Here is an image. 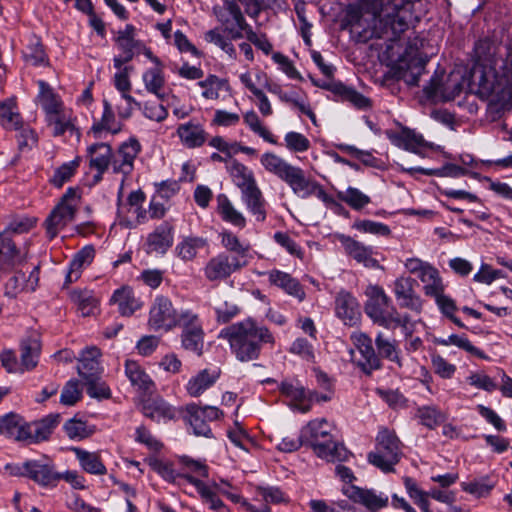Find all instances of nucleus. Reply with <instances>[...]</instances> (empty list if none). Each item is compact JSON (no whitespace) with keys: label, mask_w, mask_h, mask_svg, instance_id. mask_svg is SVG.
<instances>
[{"label":"nucleus","mask_w":512,"mask_h":512,"mask_svg":"<svg viewBox=\"0 0 512 512\" xmlns=\"http://www.w3.org/2000/svg\"><path fill=\"white\" fill-rule=\"evenodd\" d=\"M374 342L380 360L387 359L396 363L399 367L402 366L401 350L396 339L388 337L384 332L379 331Z\"/></svg>","instance_id":"nucleus-37"},{"label":"nucleus","mask_w":512,"mask_h":512,"mask_svg":"<svg viewBox=\"0 0 512 512\" xmlns=\"http://www.w3.org/2000/svg\"><path fill=\"white\" fill-rule=\"evenodd\" d=\"M326 89L340 97L342 101L350 102L357 109L366 110L371 107V100L369 98L342 82H333L327 85Z\"/></svg>","instance_id":"nucleus-34"},{"label":"nucleus","mask_w":512,"mask_h":512,"mask_svg":"<svg viewBox=\"0 0 512 512\" xmlns=\"http://www.w3.org/2000/svg\"><path fill=\"white\" fill-rule=\"evenodd\" d=\"M267 275L271 285L283 290L286 294L296 298L299 302L305 299L306 293L303 286L289 273L273 269L267 272Z\"/></svg>","instance_id":"nucleus-23"},{"label":"nucleus","mask_w":512,"mask_h":512,"mask_svg":"<svg viewBox=\"0 0 512 512\" xmlns=\"http://www.w3.org/2000/svg\"><path fill=\"white\" fill-rule=\"evenodd\" d=\"M79 165V157L75 158L72 161L63 163L54 171V174L50 179V183L56 188H61L66 182H68L74 176Z\"/></svg>","instance_id":"nucleus-60"},{"label":"nucleus","mask_w":512,"mask_h":512,"mask_svg":"<svg viewBox=\"0 0 512 512\" xmlns=\"http://www.w3.org/2000/svg\"><path fill=\"white\" fill-rule=\"evenodd\" d=\"M279 390L282 395L295 402V406L298 410H300V406L307 401L308 389H305L298 381L285 380L280 384Z\"/></svg>","instance_id":"nucleus-56"},{"label":"nucleus","mask_w":512,"mask_h":512,"mask_svg":"<svg viewBox=\"0 0 512 512\" xmlns=\"http://www.w3.org/2000/svg\"><path fill=\"white\" fill-rule=\"evenodd\" d=\"M209 247L207 238L190 235L183 237L175 246V255L184 262L196 259L198 252Z\"/></svg>","instance_id":"nucleus-30"},{"label":"nucleus","mask_w":512,"mask_h":512,"mask_svg":"<svg viewBox=\"0 0 512 512\" xmlns=\"http://www.w3.org/2000/svg\"><path fill=\"white\" fill-rule=\"evenodd\" d=\"M0 110V124L5 130L17 132L27 124L13 100L0 102Z\"/></svg>","instance_id":"nucleus-46"},{"label":"nucleus","mask_w":512,"mask_h":512,"mask_svg":"<svg viewBox=\"0 0 512 512\" xmlns=\"http://www.w3.org/2000/svg\"><path fill=\"white\" fill-rule=\"evenodd\" d=\"M255 500H262L267 504H282L289 502V496L279 487L262 486L255 487Z\"/></svg>","instance_id":"nucleus-55"},{"label":"nucleus","mask_w":512,"mask_h":512,"mask_svg":"<svg viewBox=\"0 0 512 512\" xmlns=\"http://www.w3.org/2000/svg\"><path fill=\"white\" fill-rule=\"evenodd\" d=\"M186 479L197 487L203 501L209 506L211 510L216 512H231L230 509L224 504V502L216 495V493L207 487L201 480H198L192 476H186Z\"/></svg>","instance_id":"nucleus-53"},{"label":"nucleus","mask_w":512,"mask_h":512,"mask_svg":"<svg viewBox=\"0 0 512 512\" xmlns=\"http://www.w3.org/2000/svg\"><path fill=\"white\" fill-rule=\"evenodd\" d=\"M213 13L231 39L238 40L243 37V31L249 24L235 0H223L221 6H214Z\"/></svg>","instance_id":"nucleus-8"},{"label":"nucleus","mask_w":512,"mask_h":512,"mask_svg":"<svg viewBox=\"0 0 512 512\" xmlns=\"http://www.w3.org/2000/svg\"><path fill=\"white\" fill-rule=\"evenodd\" d=\"M24 261V255L17 247L8 230L0 232V267L7 271L14 269Z\"/></svg>","instance_id":"nucleus-24"},{"label":"nucleus","mask_w":512,"mask_h":512,"mask_svg":"<svg viewBox=\"0 0 512 512\" xmlns=\"http://www.w3.org/2000/svg\"><path fill=\"white\" fill-rule=\"evenodd\" d=\"M260 163L264 169L285 182L291 190L297 191L303 189L305 171L290 164L281 156L273 152H265L260 157Z\"/></svg>","instance_id":"nucleus-7"},{"label":"nucleus","mask_w":512,"mask_h":512,"mask_svg":"<svg viewBox=\"0 0 512 512\" xmlns=\"http://www.w3.org/2000/svg\"><path fill=\"white\" fill-rule=\"evenodd\" d=\"M30 287L25 283V274L16 272L5 284V295L11 298L16 297L21 291L27 289L33 291L38 282V268H34L29 277Z\"/></svg>","instance_id":"nucleus-49"},{"label":"nucleus","mask_w":512,"mask_h":512,"mask_svg":"<svg viewBox=\"0 0 512 512\" xmlns=\"http://www.w3.org/2000/svg\"><path fill=\"white\" fill-rule=\"evenodd\" d=\"M177 313L169 297L157 295L149 309L148 326L153 331L169 332L176 328Z\"/></svg>","instance_id":"nucleus-10"},{"label":"nucleus","mask_w":512,"mask_h":512,"mask_svg":"<svg viewBox=\"0 0 512 512\" xmlns=\"http://www.w3.org/2000/svg\"><path fill=\"white\" fill-rule=\"evenodd\" d=\"M142 80L145 89L149 93L154 94L161 101H164L167 98V94L164 92V66L147 69L142 75Z\"/></svg>","instance_id":"nucleus-42"},{"label":"nucleus","mask_w":512,"mask_h":512,"mask_svg":"<svg viewBox=\"0 0 512 512\" xmlns=\"http://www.w3.org/2000/svg\"><path fill=\"white\" fill-rule=\"evenodd\" d=\"M121 194L122 189L119 191L118 195V218L119 224L125 228H135L139 224H143L147 221V211L142 206H134L133 208L126 206H121Z\"/></svg>","instance_id":"nucleus-41"},{"label":"nucleus","mask_w":512,"mask_h":512,"mask_svg":"<svg viewBox=\"0 0 512 512\" xmlns=\"http://www.w3.org/2000/svg\"><path fill=\"white\" fill-rule=\"evenodd\" d=\"M417 282L411 277H399L394 282V294L400 308H406L416 313L422 310V300L415 292Z\"/></svg>","instance_id":"nucleus-15"},{"label":"nucleus","mask_w":512,"mask_h":512,"mask_svg":"<svg viewBox=\"0 0 512 512\" xmlns=\"http://www.w3.org/2000/svg\"><path fill=\"white\" fill-rule=\"evenodd\" d=\"M226 80L220 79L216 75H209L205 80L197 84L204 89L202 96L206 99L216 100L219 98V91L223 88Z\"/></svg>","instance_id":"nucleus-64"},{"label":"nucleus","mask_w":512,"mask_h":512,"mask_svg":"<svg viewBox=\"0 0 512 512\" xmlns=\"http://www.w3.org/2000/svg\"><path fill=\"white\" fill-rule=\"evenodd\" d=\"M59 422L60 414H49L40 421L28 424L29 430L27 432L30 435L27 441L37 443L47 440Z\"/></svg>","instance_id":"nucleus-39"},{"label":"nucleus","mask_w":512,"mask_h":512,"mask_svg":"<svg viewBox=\"0 0 512 512\" xmlns=\"http://www.w3.org/2000/svg\"><path fill=\"white\" fill-rule=\"evenodd\" d=\"M367 300L364 305L366 315L372 322L387 330L397 327L407 329L410 322L408 314H400L391 304V298L384 289L377 285H370L366 289Z\"/></svg>","instance_id":"nucleus-3"},{"label":"nucleus","mask_w":512,"mask_h":512,"mask_svg":"<svg viewBox=\"0 0 512 512\" xmlns=\"http://www.w3.org/2000/svg\"><path fill=\"white\" fill-rule=\"evenodd\" d=\"M37 84L39 87L37 100L44 111L45 116L66 107L61 97L54 92L53 88L47 82L39 80Z\"/></svg>","instance_id":"nucleus-47"},{"label":"nucleus","mask_w":512,"mask_h":512,"mask_svg":"<svg viewBox=\"0 0 512 512\" xmlns=\"http://www.w3.org/2000/svg\"><path fill=\"white\" fill-rule=\"evenodd\" d=\"M219 377L220 371L218 369H203L189 379L186 384V391L191 397H199L212 387Z\"/></svg>","instance_id":"nucleus-32"},{"label":"nucleus","mask_w":512,"mask_h":512,"mask_svg":"<svg viewBox=\"0 0 512 512\" xmlns=\"http://www.w3.org/2000/svg\"><path fill=\"white\" fill-rule=\"evenodd\" d=\"M80 196L69 187L45 220L47 236L54 239L75 218Z\"/></svg>","instance_id":"nucleus-6"},{"label":"nucleus","mask_w":512,"mask_h":512,"mask_svg":"<svg viewBox=\"0 0 512 512\" xmlns=\"http://www.w3.org/2000/svg\"><path fill=\"white\" fill-rule=\"evenodd\" d=\"M415 417L420 424L428 429H435L446 420V414L435 405H424L417 408Z\"/></svg>","instance_id":"nucleus-51"},{"label":"nucleus","mask_w":512,"mask_h":512,"mask_svg":"<svg viewBox=\"0 0 512 512\" xmlns=\"http://www.w3.org/2000/svg\"><path fill=\"white\" fill-rule=\"evenodd\" d=\"M40 342L37 338H26L21 342V366L23 370H32L38 363L40 355Z\"/></svg>","instance_id":"nucleus-50"},{"label":"nucleus","mask_w":512,"mask_h":512,"mask_svg":"<svg viewBox=\"0 0 512 512\" xmlns=\"http://www.w3.org/2000/svg\"><path fill=\"white\" fill-rule=\"evenodd\" d=\"M402 454V443L395 431L380 427L376 436L375 450L368 454L369 463L384 473L393 472Z\"/></svg>","instance_id":"nucleus-4"},{"label":"nucleus","mask_w":512,"mask_h":512,"mask_svg":"<svg viewBox=\"0 0 512 512\" xmlns=\"http://www.w3.org/2000/svg\"><path fill=\"white\" fill-rule=\"evenodd\" d=\"M19 473L43 487H54L60 481L59 473L54 470L53 462L47 457L25 461L19 467Z\"/></svg>","instance_id":"nucleus-12"},{"label":"nucleus","mask_w":512,"mask_h":512,"mask_svg":"<svg viewBox=\"0 0 512 512\" xmlns=\"http://www.w3.org/2000/svg\"><path fill=\"white\" fill-rule=\"evenodd\" d=\"M338 240L343 246L345 252L358 263H361L368 268L379 267V262L372 257L371 247H367L363 243L343 234L338 236Z\"/></svg>","instance_id":"nucleus-21"},{"label":"nucleus","mask_w":512,"mask_h":512,"mask_svg":"<svg viewBox=\"0 0 512 512\" xmlns=\"http://www.w3.org/2000/svg\"><path fill=\"white\" fill-rule=\"evenodd\" d=\"M141 151V145L136 138H130L123 142L116 153L112 155V170L114 173H120L124 177L131 174L134 169V161Z\"/></svg>","instance_id":"nucleus-14"},{"label":"nucleus","mask_w":512,"mask_h":512,"mask_svg":"<svg viewBox=\"0 0 512 512\" xmlns=\"http://www.w3.org/2000/svg\"><path fill=\"white\" fill-rule=\"evenodd\" d=\"M243 120L250 130L260 136L264 141L274 145L277 144L274 135L262 125L259 116L254 110L246 112L243 116Z\"/></svg>","instance_id":"nucleus-61"},{"label":"nucleus","mask_w":512,"mask_h":512,"mask_svg":"<svg viewBox=\"0 0 512 512\" xmlns=\"http://www.w3.org/2000/svg\"><path fill=\"white\" fill-rule=\"evenodd\" d=\"M122 130V123L116 119L115 113L110 102L103 100V113L100 120L95 121L91 131L95 136H100L101 132L106 131L111 134H117Z\"/></svg>","instance_id":"nucleus-44"},{"label":"nucleus","mask_w":512,"mask_h":512,"mask_svg":"<svg viewBox=\"0 0 512 512\" xmlns=\"http://www.w3.org/2000/svg\"><path fill=\"white\" fill-rule=\"evenodd\" d=\"M95 257V249L91 245L83 247L78 251L69 263L64 285L76 282L86 266H89Z\"/></svg>","instance_id":"nucleus-31"},{"label":"nucleus","mask_w":512,"mask_h":512,"mask_svg":"<svg viewBox=\"0 0 512 512\" xmlns=\"http://www.w3.org/2000/svg\"><path fill=\"white\" fill-rule=\"evenodd\" d=\"M135 28L133 25H126L123 31H119L116 43L121 50V54L126 60H132L135 53H140L142 42L134 39Z\"/></svg>","instance_id":"nucleus-48"},{"label":"nucleus","mask_w":512,"mask_h":512,"mask_svg":"<svg viewBox=\"0 0 512 512\" xmlns=\"http://www.w3.org/2000/svg\"><path fill=\"white\" fill-rule=\"evenodd\" d=\"M419 279L424 283V293L427 296L434 297L444 291L439 272L434 267H425L420 274Z\"/></svg>","instance_id":"nucleus-54"},{"label":"nucleus","mask_w":512,"mask_h":512,"mask_svg":"<svg viewBox=\"0 0 512 512\" xmlns=\"http://www.w3.org/2000/svg\"><path fill=\"white\" fill-rule=\"evenodd\" d=\"M351 340L360 354V358L355 361V364L364 374L371 375L373 371L380 370L383 367L376 346H373V340L367 333L353 332Z\"/></svg>","instance_id":"nucleus-11"},{"label":"nucleus","mask_w":512,"mask_h":512,"mask_svg":"<svg viewBox=\"0 0 512 512\" xmlns=\"http://www.w3.org/2000/svg\"><path fill=\"white\" fill-rule=\"evenodd\" d=\"M334 310L336 316L347 326L356 325L361 316L357 299L348 291L341 290L335 296Z\"/></svg>","instance_id":"nucleus-16"},{"label":"nucleus","mask_w":512,"mask_h":512,"mask_svg":"<svg viewBox=\"0 0 512 512\" xmlns=\"http://www.w3.org/2000/svg\"><path fill=\"white\" fill-rule=\"evenodd\" d=\"M22 53L24 60L30 65L39 66L48 63V58L41 40L35 35L29 37L28 43Z\"/></svg>","instance_id":"nucleus-52"},{"label":"nucleus","mask_w":512,"mask_h":512,"mask_svg":"<svg viewBox=\"0 0 512 512\" xmlns=\"http://www.w3.org/2000/svg\"><path fill=\"white\" fill-rule=\"evenodd\" d=\"M218 338L229 342L232 353L241 362L256 360L262 345L274 342L271 332L251 319L223 328Z\"/></svg>","instance_id":"nucleus-1"},{"label":"nucleus","mask_w":512,"mask_h":512,"mask_svg":"<svg viewBox=\"0 0 512 512\" xmlns=\"http://www.w3.org/2000/svg\"><path fill=\"white\" fill-rule=\"evenodd\" d=\"M76 459L80 467L88 474L102 476L107 473V468L99 452H90L79 447H73Z\"/></svg>","instance_id":"nucleus-35"},{"label":"nucleus","mask_w":512,"mask_h":512,"mask_svg":"<svg viewBox=\"0 0 512 512\" xmlns=\"http://www.w3.org/2000/svg\"><path fill=\"white\" fill-rule=\"evenodd\" d=\"M241 199L257 222H264L267 218V201L259 187L241 194Z\"/></svg>","instance_id":"nucleus-40"},{"label":"nucleus","mask_w":512,"mask_h":512,"mask_svg":"<svg viewBox=\"0 0 512 512\" xmlns=\"http://www.w3.org/2000/svg\"><path fill=\"white\" fill-rule=\"evenodd\" d=\"M28 423L24 419L13 412L0 417V434L17 441H27L29 438Z\"/></svg>","instance_id":"nucleus-27"},{"label":"nucleus","mask_w":512,"mask_h":512,"mask_svg":"<svg viewBox=\"0 0 512 512\" xmlns=\"http://www.w3.org/2000/svg\"><path fill=\"white\" fill-rule=\"evenodd\" d=\"M185 422L190 426L195 436L213 437L209 423L220 419L223 412L215 406H199L195 403L185 407Z\"/></svg>","instance_id":"nucleus-9"},{"label":"nucleus","mask_w":512,"mask_h":512,"mask_svg":"<svg viewBox=\"0 0 512 512\" xmlns=\"http://www.w3.org/2000/svg\"><path fill=\"white\" fill-rule=\"evenodd\" d=\"M227 170L241 194L258 187L252 170L237 160H233L227 166Z\"/></svg>","instance_id":"nucleus-38"},{"label":"nucleus","mask_w":512,"mask_h":512,"mask_svg":"<svg viewBox=\"0 0 512 512\" xmlns=\"http://www.w3.org/2000/svg\"><path fill=\"white\" fill-rule=\"evenodd\" d=\"M70 300L77 306L82 316H90L98 308L99 299L94 291L89 289H74L69 293Z\"/></svg>","instance_id":"nucleus-45"},{"label":"nucleus","mask_w":512,"mask_h":512,"mask_svg":"<svg viewBox=\"0 0 512 512\" xmlns=\"http://www.w3.org/2000/svg\"><path fill=\"white\" fill-rule=\"evenodd\" d=\"M244 267L227 252H220L206 262L203 267V274L207 281L220 283L226 281L231 275Z\"/></svg>","instance_id":"nucleus-13"},{"label":"nucleus","mask_w":512,"mask_h":512,"mask_svg":"<svg viewBox=\"0 0 512 512\" xmlns=\"http://www.w3.org/2000/svg\"><path fill=\"white\" fill-rule=\"evenodd\" d=\"M110 303L116 304L118 312L125 317L132 316L143 306L142 301L135 296L133 289L129 286L116 289L110 298Z\"/></svg>","instance_id":"nucleus-26"},{"label":"nucleus","mask_w":512,"mask_h":512,"mask_svg":"<svg viewBox=\"0 0 512 512\" xmlns=\"http://www.w3.org/2000/svg\"><path fill=\"white\" fill-rule=\"evenodd\" d=\"M173 244V227L168 222H162L147 236V253L165 254Z\"/></svg>","instance_id":"nucleus-25"},{"label":"nucleus","mask_w":512,"mask_h":512,"mask_svg":"<svg viewBox=\"0 0 512 512\" xmlns=\"http://www.w3.org/2000/svg\"><path fill=\"white\" fill-rule=\"evenodd\" d=\"M386 136L393 145L413 153H419L421 148L429 146L421 134L406 127L400 131L387 130Z\"/></svg>","instance_id":"nucleus-20"},{"label":"nucleus","mask_w":512,"mask_h":512,"mask_svg":"<svg viewBox=\"0 0 512 512\" xmlns=\"http://www.w3.org/2000/svg\"><path fill=\"white\" fill-rule=\"evenodd\" d=\"M217 212L221 219L231 225L243 229L246 227V218L238 211L225 194L217 195Z\"/></svg>","instance_id":"nucleus-43"},{"label":"nucleus","mask_w":512,"mask_h":512,"mask_svg":"<svg viewBox=\"0 0 512 512\" xmlns=\"http://www.w3.org/2000/svg\"><path fill=\"white\" fill-rule=\"evenodd\" d=\"M221 246L233 258L237 259L243 266L248 264V253L250 251V244L241 242L239 237L232 231L224 229L219 233Z\"/></svg>","instance_id":"nucleus-28"},{"label":"nucleus","mask_w":512,"mask_h":512,"mask_svg":"<svg viewBox=\"0 0 512 512\" xmlns=\"http://www.w3.org/2000/svg\"><path fill=\"white\" fill-rule=\"evenodd\" d=\"M176 327H180L181 333L202 329V322L197 313L191 309H181L176 316Z\"/></svg>","instance_id":"nucleus-62"},{"label":"nucleus","mask_w":512,"mask_h":512,"mask_svg":"<svg viewBox=\"0 0 512 512\" xmlns=\"http://www.w3.org/2000/svg\"><path fill=\"white\" fill-rule=\"evenodd\" d=\"M285 147L292 153H303L310 149L311 142L303 134L290 131L284 137Z\"/></svg>","instance_id":"nucleus-63"},{"label":"nucleus","mask_w":512,"mask_h":512,"mask_svg":"<svg viewBox=\"0 0 512 512\" xmlns=\"http://www.w3.org/2000/svg\"><path fill=\"white\" fill-rule=\"evenodd\" d=\"M90 168L99 172V178H102L104 172L112 164V148L107 143H96L87 148Z\"/></svg>","instance_id":"nucleus-33"},{"label":"nucleus","mask_w":512,"mask_h":512,"mask_svg":"<svg viewBox=\"0 0 512 512\" xmlns=\"http://www.w3.org/2000/svg\"><path fill=\"white\" fill-rule=\"evenodd\" d=\"M15 139L20 153H28L32 151L37 147L39 142L37 132L29 124H26L20 130L15 132Z\"/></svg>","instance_id":"nucleus-59"},{"label":"nucleus","mask_w":512,"mask_h":512,"mask_svg":"<svg viewBox=\"0 0 512 512\" xmlns=\"http://www.w3.org/2000/svg\"><path fill=\"white\" fill-rule=\"evenodd\" d=\"M141 411L145 417L158 423L172 420L176 415L174 407L159 396L143 400Z\"/></svg>","instance_id":"nucleus-22"},{"label":"nucleus","mask_w":512,"mask_h":512,"mask_svg":"<svg viewBox=\"0 0 512 512\" xmlns=\"http://www.w3.org/2000/svg\"><path fill=\"white\" fill-rule=\"evenodd\" d=\"M176 135L185 148L195 149L202 147L206 143L209 134L199 121L191 119L178 125Z\"/></svg>","instance_id":"nucleus-19"},{"label":"nucleus","mask_w":512,"mask_h":512,"mask_svg":"<svg viewBox=\"0 0 512 512\" xmlns=\"http://www.w3.org/2000/svg\"><path fill=\"white\" fill-rule=\"evenodd\" d=\"M343 493L356 503L364 505L371 512H376L388 505V496L377 494L372 489H362L355 485L343 487Z\"/></svg>","instance_id":"nucleus-18"},{"label":"nucleus","mask_w":512,"mask_h":512,"mask_svg":"<svg viewBox=\"0 0 512 512\" xmlns=\"http://www.w3.org/2000/svg\"><path fill=\"white\" fill-rule=\"evenodd\" d=\"M125 375L129 379L131 385L139 391L151 393L155 388V384L151 377L136 361H125Z\"/></svg>","instance_id":"nucleus-36"},{"label":"nucleus","mask_w":512,"mask_h":512,"mask_svg":"<svg viewBox=\"0 0 512 512\" xmlns=\"http://www.w3.org/2000/svg\"><path fill=\"white\" fill-rule=\"evenodd\" d=\"M337 198L356 211L363 209L371 202V198L368 195L355 187H348L345 191H338Z\"/></svg>","instance_id":"nucleus-57"},{"label":"nucleus","mask_w":512,"mask_h":512,"mask_svg":"<svg viewBox=\"0 0 512 512\" xmlns=\"http://www.w3.org/2000/svg\"><path fill=\"white\" fill-rule=\"evenodd\" d=\"M333 430V424L325 418L314 419L301 429V439L319 458L328 462L347 461L352 454L342 443L336 441Z\"/></svg>","instance_id":"nucleus-2"},{"label":"nucleus","mask_w":512,"mask_h":512,"mask_svg":"<svg viewBox=\"0 0 512 512\" xmlns=\"http://www.w3.org/2000/svg\"><path fill=\"white\" fill-rule=\"evenodd\" d=\"M204 338L205 332L203 328L195 331H186V333L180 334L181 346L184 350L201 356L203 354Z\"/></svg>","instance_id":"nucleus-58"},{"label":"nucleus","mask_w":512,"mask_h":512,"mask_svg":"<svg viewBox=\"0 0 512 512\" xmlns=\"http://www.w3.org/2000/svg\"><path fill=\"white\" fill-rule=\"evenodd\" d=\"M76 121L77 118L72 109L67 107H63L45 116L47 127L51 129L54 137L62 136L67 132L71 135L76 134L79 137L80 132L76 127Z\"/></svg>","instance_id":"nucleus-17"},{"label":"nucleus","mask_w":512,"mask_h":512,"mask_svg":"<svg viewBox=\"0 0 512 512\" xmlns=\"http://www.w3.org/2000/svg\"><path fill=\"white\" fill-rule=\"evenodd\" d=\"M368 13L378 18L385 27H389L392 40H397L408 29V22L400 11L410 4L409 0H361Z\"/></svg>","instance_id":"nucleus-5"},{"label":"nucleus","mask_w":512,"mask_h":512,"mask_svg":"<svg viewBox=\"0 0 512 512\" xmlns=\"http://www.w3.org/2000/svg\"><path fill=\"white\" fill-rule=\"evenodd\" d=\"M100 357L101 351L95 346L87 347L82 350L77 371L84 380L91 377H98L101 374Z\"/></svg>","instance_id":"nucleus-29"}]
</instances>
